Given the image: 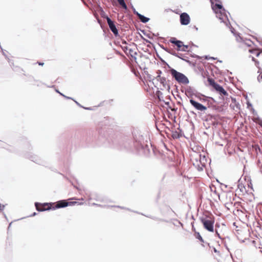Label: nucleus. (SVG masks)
<instances>
[{"label":"nucleus","mask_w":262,"mask_h":262,"mask_svg":"<svg viewBox=\"0 0 262 262\" xmlns=\"http://www.w3.org/2000/svg\"><path fill=\"white\" fill-rule=\"evenodd\" d=\"M81 205L82 203H78L77 202H67L66 200H62L57 202L56 203H35V205L36 209L38 211H43L48 210L51 209H55L57 208L65 207L69 205H72L74 204Z\"/></svg>","instance_id":"obj_1"},{"label":"nucleus","mask_w":262,"mask_h":262,"mask_svg":"<svg viewBox=\"0 0 262 262\" xmlns=\"http://www.w3.org/2000/svg\"><path fill=\"white\" fill-rule=\"evenodd\" d=\"M211 3V7L213 11L216 14V17H218L222 22L228 25V19L226 13L225 9L222 6L221 0H210Z\"/></svg>","instance_id":"obj_2"},{"label":"nucleus","mask_w":262,"mask_h":262,"mask_svg":"<svg viewBox=\"0 0 262 262\" xmlns=\"http://www.w3.org/2000/svg\"><path fill=\"white\" fill-rule=\"evenodd\" d=\"M201 222L206 229H213L214 217L209 212H205L201 218Z\"/></svg>","instance_id":"obj_3"},{"label":"nucleus","mask_w":262,"mask_h":262,"mask_svg":"<svg viewBox=\"0 0 262 262\" xmlns=\"http://www.w3.org/2000/svg\"><path fill=\"white\" fill-rule=\"evenodd\" d=\"M169 71L172 77L174 78L179 83L183 84L188 83V79L183 74L173 69H170Z\"/></svg>","instance_id":"obj_4"},{"label":"nucleus","mask_w":262,"mask_h":262,"mask_svg":"<svg viewBox=\"0 0 262 262\" xmlns=\"http://www.w3.org/2000/svg\"><path fill=\"white\" fill-rule=\"evenodd\" d=\"M207 80L209 85L212 86L217 92H219L221 94L224 96L228 95L227 92L223 89V88L219 84L216 83L213 79L208 77Z\"/></svg>","instance_id":"obj_5"},{"label":"nucleus","mask_w":262,"mask_h":262,"mask_svg":"<svg viewBox=\"0 0 262 262\" xmlns=\"http://www.w3.org/2000/svg\"><path fill=\"white\" fill-rule=\"evenodd\" d=\"M169 41L177 46L178 51H186L188 48L187 45H184L182 41L177 40L175 37L171 38Z\"/></svg>","instance_id":"obj_6"},{"label":"nucleus","mask_w":262,"mask_h":262,"mask_svg":"<svg viewBox=\"0 0 262 262\" xmlns=\"http://www.w3.org/2000/svg\"><path fill=\"white\" fill-rule=\"evenodd\" d=\"M190 103L197 110H199L200 111H205L207 110V107L195 101V100H194L193 99L190 100Z\"/></svg>","instance_id":"obj_7"},{"label":"nucleus","mask_w":262,"mask_h":262,"mask_svg":"<svg viewBox=\"0 0 262 262\" xmlns=\"http://www.w3.org/2000/svg\"><path fill=\"white\" fill-rule=\"evenodd\" d=\"M181 24L183 25H187L189 24L190 18L189 15L186 13H183L180 16Z\"/></svg>","instance_id":"obj_8"},{"label":"nucleus","mask_w":262,"mask_h":262,"mask_svg":"<svg viewBox=\"0 0 262 262\" xmlns=\"http://www.w3.org/2000/svg\"><path fill=\"white\" fill-rule=\"evenodd\" d=\"M106 20L111 30L115 35H117L118 34V30L117 29L114 22L108 17H107Z\"/></svg>","instance_id":"obj_9"},{"label":"nucleus","mask_w":262,"mask_h":262,"mask_svg":"<svg viewBox=\"0 0 262 262\" xmlns=\"http://www.w3.org/2000/svg\"><path fill=\"white\" fill-rule=\"evenodd\" d=\"M159 80L161 84H162L163 86L165 89H169V86L166 80V78L164 77H159Z\"/></svg>","instance_id":"obj_10"},{"label":"nucleus","mask_w":262,"mask_h":262,"mask_svg":"<svg viewBox=\"0 0 262 262\" xmlns=\"http://www.w3.org/2000/svg\"><path fill=\"white\" fill-rule=\"evenodd\" d=\"M137 15H138L139 18L140 19V20L142 23H147L149 20V19L148 18L144 16H143L138 13H137Z\"/></svg>","instance_id":"obj_11"},{"label":"nucleus","mask_w":262,"mask_h":262,"mask_svg":"<svg viewBox=\"0 0 262 262\" xmlns=\"http://www.w3.org/2000/svg\"><path fill=\"white\" fill-rule=\"evenodd\" d=\"M199 159H200V162L202 165V166L205 167L206 162L207 161V159H206V157L205 156H203L202 157L201 155H199Z\"/></svg>","instance_id":"obj_12"},{"label":"nucleus","mask_w":262,"mask_h":262,"mask_svg":"<svg viewBox=\"0 0 262 262\" xmlns=\"http://www.w3.org/2000/svg\"><path fill=\"white\" fill-rule=\"evenodd\" d=\"M249 52L255 55L256 57L259 56L260 55L261 52H260L258 49H250L249 50Z\"/></svg>","instance_id":"obj_13"},{"label":"nucleus","mask_w":262,"mask_h":262,"mask_svg":"<svg viewBox=\"0 0 262 262\" xmlns=\"http://www.w3.org/2000/svg\"><path fill=\"white\" fill-rule=\"evenodd\" d=\"M243 44L248 47H251L253 45V42L249 39H245L243 41Z\"/></svg>","instance_id":"obj_14"},{"label":"nucleus","mask_w":262,"mask_h":262,"mask_svg":"<svg viewBox=\"0 0 262 262\" xmlns=\"http://www.w3.org/2000/svg\"><path fill=\"white\" fill-rule=\"evenodd\" d=\"M118 3L122 6L124 9H127V6L124 0H117Z\"/></svg>","instance_id":"obj_15"},{"label":"nucleus","mask_w":262,"mask_h":262,"mask_svg":"<svg viewBox=\"0 0 262 262\" xmlns=\"http://www.w3.org/2000/svg\"><path fill=\"white\" fill-rule=\"evenodd\" d=\"M252 120H253V121L254 122H255V123H257V124H259V125L262 126V120L261 119H260L259 118H253L252 119Z\"/></svg>","instance_id":"obj_16"},{"label":"nucleus","mask_w":262,"mask_h":262,"mask_svg":"<svg viewBox=\"0 0 262 262\" xmlns=\"http://www.w3.org/2000/svg\"><path fill=\"white\" fill-rule=\"evenodd\" d=\"M194 236H195L196 238H198L200 240V241L203 242V238L202 237H201V236L200 235V233L199 232H195L194 233Z\"/></svg>","instance_id":"obj_17"},{"label":"nucleus","mask_w":262,"mask_h":262,"mask_svg":"<svg viewBox=\"0 0 262 262\" xmlns=\"http://www.w3.org/2000/svg\"><path fill=\"white\" fill-rule=\"evenodd\" d=\"M257 80L259 82L262 81V72H261L257 77Z\"/></svg>","instance_id":"obj_18"},{"label":"nucleus","mask_w":262,"mask_h":262,"mask_svg":"<svg viewBox=\"0 0 262 262\" xmlns=\"http://www.w3.org/2000/svg\"><path fill=\"white\" fill-rule=\"evenodd\" d=\"M252 59L255 62V64L257 65L259 63L258 61H257L254 57H252Z\"/></svg>","instance_id":"obj_19"},{"label":"nucleus","mask_w":262,"mask_h":262,"mask_svg":"<svg viewBox=\"0 0 262 262\" xmlns=\"http://www.w3.org/2000/svg\"><path fill=\"white\" fill-rule=\"evenodd\" d=\"M38 64H39V65L43 66L44 63H43L39 62Z\"/></svg>","instance_id":"obj_20"},{"label":"nucleus","mask_w":262,"mask_h":262,"mask_svg":"<svg viewBox=\"0 0 262 262\" xmlns=\"http://www.w3.org/2000/svg\"><path fill=\"white\" fill-rule=\"evenodd\" d=\"M2 210V206L0 204V210Z\"/></svg>","instance_id":"obj_21"},{"label":"nucleus","mask_w":262,"mask_h":262,"mask_svg":"<svg viewBox=\"0 0 262 262\" xmlns=\"http://www.w3.org/2000/svg\"><path fill=\"white\" fill-rule=\"evenodd\" d=\"M126 49H127V47H124V49H123V50H124V51H125V50H126Z\"/></svg>","instance_id":"obj_22"},{"label":"nucleus","mask_w":262,"mask_h":262,"mask_svg":"<svg viewBox=\"0 0 262 262\" xmlns=\"http://www.w3.org/2000/svg\"><path fill=\"white\" fill-rule=\"evenodd\" d=\"M215 231L216 233H217V230H215Z\"/></svg>","instance_id":"obj_23"}]
</instances>
